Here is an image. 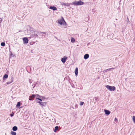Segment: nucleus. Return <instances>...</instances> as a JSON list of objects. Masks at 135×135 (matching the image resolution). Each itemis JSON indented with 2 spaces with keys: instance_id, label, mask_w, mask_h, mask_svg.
<instances>
[{
  "instance_id": "obj_20",
  "label": "nucleus",
  "mask_w": 135,
  "mask_h": 135,
  "mask_svg": "<svg viewBox=\"0 0 135 135\" xmlns=\"http://www.w3.org/2000/svg\"><path fill=\"white\" fill-rule=\"evenodd\" d=\"M58 128L59 127L58 126H56V127H55L54 129V132H56L57 130L58 129Z\"/></svg>"
},
{
  "instance_id": "obj_31",
  "label": "nucleus",
  "mask_w": 135,
  "mask_h": 135,
  "mask_svg": "<svg viewBox=\"0 0 135 135\" xmlns=\"http://www.w3.org/2000/svg\"><path fill=\"white\" fill-rule=\"evenodd\" d=\"M40 98L42 99H45V98L43 96H41Z\"/></svg>"
},
{
  "instance_id": "obj_7",
  "label": "nucleus",
  "mask_w": 135,
  "mask_h": 135,
  "mask_svg": "<svg viewBox=\"0 0 135 135\" xmlns=\"http://www.w3.org/2000/svg\"><path fill=\"white\" fill-rule=\"evenodd\" d=\"M10 79L11 80V81H8L6 83V85H7L11 84L12 83L13 81L14 78L13 76H12L11 77Z\"/></svg>"
},
{
  "instance_id": "obj_14",
  "label": "nucleus",
  "mask_w": 135,
  "mask_h": 135,
  "mask_svg": "<svg viewBox=\"0 0 135 135\" xmlns=\"http://www.w3.org/2000/svg\"><path fill=\"white\" fill-rule=\"evenodd\" d=\"M75 73L76 76H77L78 74V69L77 68H76L75 69Z\"/></svg>"
},
{
  "instance_id": "obj_18",
  "label": "nucleus",
  "mask_w": 135,
  "mask_h": 135,
  "mask_svg": "<svg viewBox=\"0 0 135 135\" xmlns=\"http://www.w3.org/2000/svg\"><path fill=\"white\" fill-rule=\"evenodd\" d=\"M20 106V102H18L17 103V104L16 105V107L17 108H19V107Z\"/></svg>"
},
{
  "instance_id": "obj_2",
  "label": "nucleus",
  "mask_w": 135,
  "mask_h": 135,
  "mask_svg": "<svg viewBox=\"0 0 135 135\" xmlns=\"http://www.w3.org/2000/svg\"><path fill=\"white\" fill-rule=\"evenodd\" d=\"M106 88L109 90L111 91H114L115 90V88L114 86H111L107 85L106 86Z\"/></svg>"
},
{
  "instance_id": "obj_10",
  "label": "nucleus",
  "mask_w": 135,
  "mask_h": 135,
  "mask_svg": "<svg viewBox=\"0 0 135 135\" xmlns=\"http://www.w3.org/2000/svg\"><path fill=\"white\" fill-rule=\"evenodd\" d=\"M67 57L66 56H64L61 59V61L63 63H65L66 61Z\"/></svg>"
},
{
  "instance_id": "obj_34",
  "label": "nucleus",
  "mask_w": 135,
  "mask_h": 135,
  "mask_svg": "<svg viewBox=\"0 0 135 135\" xmlns=\"http://www.w3.org/2000/svg\"><path fill=\"white\" fill-rule=\"evenodd\" d=\"M38 100H40L41 101H42V99H41V98H38Z\"/></svg>"
},
{
  "instance_id": "obj_30",
  "label": "nucleus",
  "mask_w": 135,
  "mask_h": 135,
  "mask_svg": "<svg viewBox=\"0 0 135 135\" xmlns=\"http://www.w3.org/2000/svg\"><path fill=\"white\" fill-rule=\"evenodd\" d=\"M14 113L13 112H12V113L10 115L11 117H12L14 115Z\"/></svg>"
},
{
  "instance_id": "obj_9",
  "label": "nucleus",
  "mask_w": 135,
  "mask_h": 135,
  "mask_svg": "<svg viewBox=\"0 0 135 135\" xmlns=\"http://www.w3.org/2000/svg\"><path fill=\"white\" fill-rule=\"evenodd\" d=\"M35 98V95L32 94L31 96L29 97V100H32L33 99Z\"/></svg>"
},
{
  "instance_id": "obj_24",
  "label": "nucleus",
  "mask_w": 135,
  "mask_h": 135,
  "mask_svg": "<svg viewBox=\"0 0 135 135\" xmlns=\"http://www.w3.org/2000/svg\"><path fill=\"white\" fill-rule=\"evenodd\" d=\"M33 81V80H32V79H29V82L30 84Z\"/></svg>"
},
{
  "instance_id": "obj_5",
  "label": "nucleus",
  "mask_w": 135,
  "mask_h": 135,
  "mask_svg": "<svg viewBox=\"0 0 135 135\" xmlns=\"http://www.w3.org/2000/svg\"><path fill=\"white\" fill-rule=\"evenodd\" d=\"M61 5L62 6L64 5L65 6H68L69 7L70 6V5L71 4H72V3H65L64 2H62L61 4Z\"/></svg>"
},
{
  "instance_id": "obj_33",
  "label": "nucleus",
  "mask_w": 135,
  "mask_h": 135,
  "mask_svg": "<svg viewBox=\"0 0 135 135\" xmlns=\"http://www.w3.org/2000/svg\"><path fill=\"white\" fill-rule=\"evenodd\" d=\"M114 120L115 121H117H117H118L117 119V118H115L114 119Z\"/></svg>"
},
{
  "instance_id": "obj_35",
  "label": "nucleus",
  "mask_w": 135,
  "mask_h": 135,
  "mask_svg": "<svg viewBox=\"0 0 135 135\" xmlns=\"http://www.w3.org/2000/svg\"><path fill=\"white\" fill-rule=\"evenodd\" d=\"M95 101H97V97H95Z\"/></svg>"
},
{
  "instance_id": "obj_13",
  "label": "nucleus",
  "mask_w": 135,
  "mask_h": 135,
  "mask_svg": "<svg viewBox=\"0 0 135 135\" xmlns=\"http://www.w3.org/2000/svg\"><path fill=\"white\" fill-rule=\"evenodd\" d=\"M89 55L88 54H86L84 56V58L85 59H86L89 58Z\"/></svg>"
},
{
  "instance_id": "obj_27",
  "label": "nucleus",
  "mask_w": 135,
  "mask_h": 135,
  "mask_svg": "<svg viewBox=\"0 0 135 135\" xmlns=\"http://www.w3.org/2000/svg\"><path fill=\"white\" fill-rule=\"evenodd\" d=\"M84 102H80V105H82L84 104Z\"/></svg>"
},
{
  "instance_id": "obj_25",
  "label": "nucleus",
  "mask_w": 135,
  "mask_h": 135,
  "mask_svg": "<svg viewBox=\"0 0 135 135\" xmlns=\"http://www.w3.org/2000/svg\"><path fill=\"white\" fill-rule=\"evenodd\" d=\"M35 86H36V84H34V83L32 85V86L33 88H35Z\"/></svg>"
},
{
  "instance_id": "obj_22",
  "label": "nucleus",
  "mask_w": 135,
  "mask_h": 135,
  "mask_svg": "<svg viewBox=\"0 0 135 135\" xmlns=\"http://www.w3.org/2000/svg\"><path fill=\"white\" fill-rule=\"evenodd\" d=\"M71 42H72V43H74L75 42V39H74V38L73 37H71Z\"/></svg>"
},
{
  "instance_id": "obj_17",
  "label": "nucleus",
  "mask_w": 135,
  "mask_h": 135,
  "mask_svg": "<svg viewBox=\"0 0 135 135\" xmlns=\"http://www.w3.org/2000/svg\"><path fill=\"white\" fill-rule=\"evenodd\" d=\"M17 129V127L16 126H15L13 127L12 130L14 131H16Z\"/></svg>"
},
{
  "instance_id": "obj_37",
  "label": "nucleus",
  "mask_w": 135,
  "mask_h": 135,
  "mask_svg": "<svg viewBox=\"0 0 135 135\" xmlns=\"http://www.w3.org/2000/svg\"><path fill=\"white\" fill-rule=\"evenodd\" d=\"M89 44V43L87 45H88Z\"/></svg>"
},
{
  "instance_id": "obj_16",
  "label": "nucleus",
  "mask_w": 135,
  "mask_h": 135,
  "mask_svg": "<svg viewBox=\"0 0 135 135\" xmlns=\"http://www.w3.org/2000/svg\"><path fill=\"white\" fill-rule=\"evenodd\" d=\"M46 105V102H41L40 103V105H41L42 107V106H45V105Z\"/></svg>"
},
{
  "instance_id": "obj_11",
  "label": "nucleus",
  "mask_w": 135,
  "mask_h": 135,
  "mask_svg": "<svg viewBox=\"0 0 135 135\" xmlns=\"http://www.w3.org/2000/svg\"><path fill=\"white\" fill-rule=\"evenodd\" d=\"M49 8L52 9L53 11H56L57 9V8L55 6H50Z\"/></svg>"
},
{
  "instance_id": "obj_6",
  "label": "nucleus",
  "mask_w": 135,
  "mask_h": 135,
  "mask_svg": "<svg viewBox=\"0 0 135 135\" xmlns=\"http://www.w3.org/2000/svg\"><path fill=\"white\" fill-rule=\"evenodd\" d=\"M23 40L24 44H25L28 43V40L27 37H25L23 38Z\"/></svg>"
},
{
  "instance_id": "obj_4",
  "label": "nucleus",
  "mask_w": 135,
  "mask_h": 135,
  "mask_svg": "<svg viewBox=\"0 0 135 135\" xmlns=\"http://www.w3.org/2000/svg\"><path fill=\"white\" fill-rule=\"evenodd\" d=\"M58 22L61 25L62 24L64 25L66 23V22L63 17H62L60 19L58 20Z\"/></svg>"
},
{
  "instance_id": "obj_1",
  "label": "nucleus",
  "mask_w": 135,
  "mask_h": 135,
  "mask_svg": "<svg viewBox=\"0 0 135 135\" xmlns=\"http://www.w3.org/2000/svg\"><path fill=\"white\" fill-rule=\"evenodd\" d=\"M38 35L40 36L42 38H44L45 37V35L46 34L45 32H41L40 31H38L37 33Z\"/></svg>"
},
{
  "instance_id": "obj_32",
  "label": "nucleus",
  "mask_w": 135,
  "mask_h": 135,
  "mask_svg": "<svg viewBox=\"0 0 135 135\" xmlns=\"http://www.w3.org/2000/svg\"><path fill=\"white\" fill-rule=\"evenodd\" d=\"M36 101L37 103H39L40 104V103H41V102L40 101Z\"/></svg>"
},
{
  "instance_id": "obj_29",
  "label": "nucleus",
  "mask_w": 135,
  "mask_h": 135,
  "mask_svg": "<svg viewBox=\"0 0 135 135\" xmlns=\"http://www.w3.org/2000/svg\"><path fill=\"white\" fill-rule=\"evenodd\" d=\"M39 83L40 82L39 81H37L35 83H34V84H36V85H37L38 84H39Z\"/></svg>"
},
{
  "instance_id": "obj_21",
  "label": "nucleus",
  "mask_w": 135,
  "mask_h": 135,
  "mask_svg": "<svg viewBox=\"0 0 135 135\" xmlns=\"http://www.w3.org/2000/svg\"><path fill=\"white\" fill-rule=\"evenodd\" d=\"M11 134L12 135H16V132L12 131L11 132Z\"/></svg>"
},
{
  "instance_id": "obj_19",
  "label": "nucleus",
  "mask_w": 135,
  "mask_h": 135,
  "mask_svg": "<svg viewBox=\"0 0 135 135\" xmlns=\"http://www.w3.org/2000/svg\"><path fill=\"white\" fill-rule=\"evenodd\" d=\"M8 77V75L7 74H5L4 75L3 77V79L4 80V78H7Z\"/></svg>"
},
{
  "instance_id": "obj_3",
  "label": "nucleus",
  "mask_w": 135,
  "mask_h": 135,
  "mask_svg": "<svg viewBox=\"0 0 135 135\" xmlns=\"http://www.w3.org/2000/svg\"><path fill=\"white\" fill-rule=\"evenodd\" d=\"M74 5H81L84 4V2L81 1H75L73 3Z\"/></svg>"
},
{
  "instance_id": "obj_26",
  "label": "nucleus",
  "mask_w": 135,
  "mask_h": 135,
  "mask_svg": "<svg viewBox=\"0 0 135 135\" xmlns=\"http://www.w3.org/2000/svg\"><path fill=\"white\" fill-rule=\"evenodd\" d=\"M1 45L2 46H5V43L4 42H2L1 44Z\"/></svg>"
},
{
  "instance_id": "obj_12",
  "label": "nucleus",
  "mask_w": 135,
  "mask_h": 135,
  "mask_svg": "<svg viewBox=\"0 0 135 135\" xmlns=\"http://www.w3.org/2000/svg\"><path fill=\"white\" fill-rule=\"evenodd\" d=\"M104 112L105 114L107 115L109 114L110 113V111L106 110H104Z\"/></svg>"
},
{
  "instance_id": "obj_8",
  "label": "nucleus",
  "mask_w": 135,
  "mask_h": 135,
  "mask_svg": "<svg viewBox=\"0 0 135 135\" xmlns=\"http://www.w3.org/2000/svg\"><path fill=\"white\" fill-rule=\"evenodd\" d=\"M38 37V35L36 34H32L31 35V36L29 37V38H35Z\"/></svg>"
},
{
  "instance_id": "obj_15",
  "label": "nucleus",
  "mask_w": 135,
  "mask_h": 135,
  "mask_svg": "<svg viewBox=\"0 0 135 135\" xmlns=\"http://www.w3.org/2000/svg\"><path fill=\"white\" fill-rule=\"evenodd\" d=\"M35 95V98L36 97V99H38V98H40L41 96L38 94H36Z\"/></svg>"
},
{
  "instance_id": "obj_28",
  "label": "nucleus",
  "mask_w": 135,
  "mask_h": 135,
  "mask_svg": "<svg viewBox=\"0 0 135 135\" xmlns=\"http://www.w3.org/2000/svg\"><path fill=\"white\" fill-rule=\"evenodd\" d=\"M114 69V68H109V69H107L106 70L107 71H110L111 70V69Z\"/></svg>"
},
{
  "instance_id": "obj_36",
  "label": "nucleus",
  "mask_w": 135,
  "mask_h": 135,
  "mask_svg": "<svg viewBox=\"0 0 135 135\" xmlns=\"http://www.w3.org/2000/svg\"><path fill=\"white\" fill-rule=\"evenodd\" d=\"M74 86V85H72V86L73 87L74 86Z\"/></svg>"
},
{
  "instance_id": "obj_23",
  "label": "nucleus",
  "mask_w": 135,
  "mask_h": 135,
  "mask_svg": "<svg viewBox=\"0 0 135 135\" xmlns=\"http://www.w3.org/2000/svg\"><path fill=\"white\" fill-rule=\"evenodd\" d=\"M132 120L134 123H135V116H133L132 117Z\"/></svg>"
}]
</instances>
